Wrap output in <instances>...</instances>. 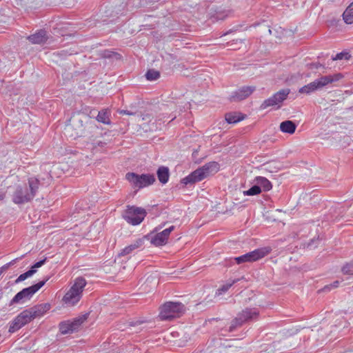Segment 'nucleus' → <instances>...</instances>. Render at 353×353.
<instances>
[{
	"instance_id": "obj_1",
	"label": "nucleus",
	"mask_w": 353,
	"mask_h": 353,
	"mask_svg": "<svg viewBox=\"0 0 353 353\" xmlns=\"http://www.w3.org/2000/svg\"><path fill=\"white\" fill-rule=\"evenodd\" d=\"M50 309L48 303L39 304L26 309L19 314L10 323L8 332L14 333L36 318L42 316Z\"/></svg>"
},
{
	"instance_id": "obj_2",
	"label": "nucleus",
	"mask_w": 353,
	"mask_h": 353,
	"mask_svg": "<svg viewBox=\"0 0 353 353\" xmlns=\"http://www.w3.org/2000/svg\"><path fill=\"white\" fill-rule=\"evenodd\" d=\"M39 180L36 177H30L26 185L16 186L12 195V201L16 204H23L33 199L39 189Z\"/></svg>"
},
{
	"instance_id": "obj_3",
	"label": "nucleus",
	"mask_w": 353,
	"mask_h": 353,
	"mask_svg": "<svg viewBox=\"0 0 353 353\" xmlns=\"http://www.w3.org/2000/svg\"><path fill=\"white\" fill-rule=\"evenodd\" d=\"M88 121V116L82 112L74 114L64 128V134L75 139L81 137L85 130V125Z\"/></svg>"
},
{
	"instance_id": "obj_4",
	"label": "nucleus",
	"mask_w": 353,
	"mask_h": 353,
	"mask_svg": "<svg viewBox=\"0 0 353 353\" xmlns=\"http://www.w3.org/2000/svg\"><path fill=\"white\" fill-rule=\"evenodd\" d=\"M343 77L341 73L334 74L333 75L323 76L319 79H315L314 81L301 87L299 92L309 94L324 86L339 81Z\"/></svg>"
},
{
	"instance_id": "obj_5",
	"label": "nucleus",
	"mask_w": 353,
	"mask_h": 353,
	"mask_svg": "<svg viewBox=\"0 0 353 353\" xmlns=\"http://www.w3.org/2000/svg\"><path fill=\"white\" fill-rule=\"evenodd\" d=\"M86 283L87 282L85 279L82 277L77 278L73 285L63 296V302L69 306H72L79 302L81 297L83 289Z\"/></svg>"
},
{
	"instance_id": "obj_6",
	"label": "nucleus",
	"mask_w": 353,
	"mask_h": 353,
	"mask_svg": "<svg viewBox=\"0 0 353 353\" xmlns=\"http://www.w3.org/2000/svg\"><path fill=\"white\" fill-rule=\"evenodd\" d=\"M185 311V307L179 302H167L161 307L160 317L162 320H170L180 316Z\"/></svg>"
},
{
	"instance_id": "obj_7",
	"label": "nucleus",
	"mask_w": 353,
	"mask_h": 353,
	"mask_svg": "<svg viewBox=\"0 0 353 353\" xmlns=\"http://www.w3.org/2000/svg\"><path fill=\"white\" fill-rule=\"evenodd\" d=\"M126 180L130 183L133 188L141 189L153 184L155 177L150 174H138L134 172H128L125 174Z\"/></svg>"
},
{
	"instance_id": "obj_8",
	"label": "nucleus",
	"mask_w": 353,
	"mask_h": 353,
	"mask_svg": "<svg viewBox=\"0 0 353 353\" xmlns=\"http://www.w3.org/2000/svg\"><path fill=\"white\" fill-rule=\"evenodd\" d=\"M48 280V278L32 286L23 289L13 297L10 301L9 305L11 306L18 303H24L25 301L30 300L32 296L45 285Z\"/></svg>"
},
{
	"instance_id": "obj_9",
	"label": "nucleus",
	"mask_w": 353,
	"mask_h": 353,
	"mask_svg": "<svg viewBox=\"0 0 353 353\" xmlns=\"http://www.w3.org/2000/svg\"><path fill=\"white\" fill-rule=\"evenodd\" d=\"M146 212L144 209L135 207L128 206L122 214V217L130 225H138L144 219Z\"/></svg>"
},
{
	"instance_id": "obj_10",
	"label": "nucleus",
	"mask_w": 353,
	"mask_h": 353,
	"mask_svg": "<svg viewBox=\"0 0 353 353\" xmlns=\"http://www.w3.org/2000/svg\"><path fill=\"white\" fill-rule=\"evenodd\" d=\"M271 251V247H263L248 252L241 256L235 257L234 258V260L237 264H241L246 262H254L263 258L269 253H270Z\"/></svg>"
},
{
	"instance_id": "obj_11",
	"label": "nucleus",
	"mask_w": 353,
	"mask_h": 353,
	"mask_svg": "<svg viewBox=\"0 0 353 353\" xmlns=\"http://www.w3.org/2000/svg\"><path fill=\"white\" fill-rule=\"evenodd\" d=\"M259 314V310L256 308H246L243 310L232 321L229 327V332H232L237 326L242 325L246 321L256 319Z\"/></svg>"
},
{
	"instance_id": "obj_12",
	"label": "nucleus",
	"mask_w": 353,
	"mask_h": 353,
	"mask_svg": "<svg viewBox=\"0 0 353 353\" xmlns=\"http://www.w3.org/2000/svg\"><path fill=\"white\" fill-rule=\"evenodd\" d=\"M290 94L289 89H283L273 94L270 98L265 99L261 104V109H265L268 107L279 105L282 103Z\"/></svg>"
},
{
	"instance_id": "obj_13",
	"label": "nucleus",
	"mask_w": 353,
	"mask_h": 353,
	"mask_svg": "<svg viewBox=\"0 0 353 353\" xmlns=\"http://www.w3.org/2000/svg\"><path fill=\"white\" fill-rule=\"evenodd\" d=\"M174 229V226L171 225L160 232L151 236L150 243L157 247L163 246L168 242L171 232Z\"/></svg>"
},
{
	"instance_id": "obj_14",
	"label": "nucleus",
	"mask_w": 353,
	"mask_h": 353,
	"mask_svg": "<svg viewBox=\"0 0 353 353\" xmlns=\"http://www.w3.org/2000/svg\"><path fill=\"white\" fill-rule=\"evenodd\" d=\"M205 178V176L204 175L203 171L199 168L189 175L182 179L181 182L185 185H192L203 180Z\"/></svg>"
},
{
	"instance_id": "obj_15",
	"label": "nucleus",
	"mask_w": 353,
	"mask_h": 353,
	"mask_svg": "<svg viewBox=\"0 0 353 353\" xmlns=\"http://www.w3.org/2000/svg\"><path fill=\"white\" fill-rule=\"evenodd\" d=\"M255 90L254 87L243 86L234 91L230 96V100L233 101H239L248 97Z\"/></svg>"
},
{
	"instance_id": "obj_16",
	"label": "nucleus",
	"mask_w": 353,
	"mask_h": 353,
	"mask_svg": "<svg viewBox=\"0 0 353 353\" xmlns=\"http://www.w3.org/2000/svg\"><path fill=\"white\" fill-rule=\"evenodd\" d=\"M48 38L47 33L44 30H40L28 37V40L34 44L43 43L47 41Z\"/></svg>"
},
{
	"instance_id": "obj_17",
	"label": "nucleus",
	"mask_w": 353,
	"mask_h": 353,
	"mask_svg": "<svg viewBox=\"0 0 353 353\" xmlns=\"http://www.w3.org/2000/svg\"><path fill=\"white\" fill-rule=\"evenodd\" d=\"M204 172L205 178L212 174L216 173L219 170V164L215 161H211L205 163L200 168Z\"/></svg>"
},
{
	"instance_id": "obj_18",
	"label": "nucleus",
	"mask_w": 353,
	"mask_h": 353,
	"mask_svg": "<svg viewBox=\"0 0 353 353\" xmlns=\"http://www.w3.org/2000/svg\"><path fill=\"white\" fill-rule=\"evenodd\" d=\"M279 128L283 133L292 134L296 129V125L292 121L286 120L280 123Z\"/></svg>"
},
{
	"instance_id": "obj_19",
	"label": "nucleus",
	"mask_w": 353,
	"mask_h": 353,
	"mask_svg": "<svg viewBox=\"0 0 353 353\" xmlns=\"http://www.w3.org/2000/svg\"><path fill=\"white\" fill-rule=\"evenodd\" d=\"M157 174L159 181L161 183L165 184L168 181L170 176V172L168 168L165 166L159 167L157 170Z\"/></svg>"
},
{
	"instance_id": "obj_20",
	"label": "nucleus",
	"mask_w": 353,
	"mask_h": 353,
	"mask_svg": "<svg viewBox=\"0 0 353 353\" xmlns=\"http://www.w3.org/2000/svg\"><path fill=\"white\" fill-rule=\"evenodd\" d=\"M142 245V241L140 239L137 240L130 245L122 249L119 253V256H127L130 254L134 250L140 248Z\"/></svg>"
},
{
	"instance_id": "obj_21",
	"label": "nucleus",
	"mask_w": 353,
	"mask_h": 353,
	"mask_svg": "<svg viewBox=\"0 0 353 353\" xmlns=\"http://www.w3.org/2000/svg\"><path fill=\"white\" fill-rule=\"evenodd\" d=\"M110 112L108 109H104L98 112L96 119L98 122L103 124H110Z\"/></svg>"
},
{
	"instance_id": "obj_22",
	"label": "nucleus",
	"mask_w": 353,
	"mask_h": 353,
	"mask_svg": "<svg viewBox=\"0 0 353 353\" xmlns=\"http://www.w3.org/2000/svg\"><path fill=\"white\" fill-rule=\"evenodd\" d=\"M245 117L239 112H229L225 114V121L230 124L236 123L243 120Z\"/></svg>"
},
{
	"instance_id": "obj_23",
	"label": "nucleus",
	"mask_w": 353,
	"mask_h": 353,
	"mask_svg": "<svg viewBox=\"0 0 353 353\" xmlns=\"http://www.w3.org/2000/svg\"><path fill=\"white\" fill-rule=\"evenodd\" d=\"M255 181L261 187V189H263L265 192H268L272 188V183L265 177L257 176L255 178Z\"/></svg>"
},
{
	"instance_id": "obj_24",
	"label": "nucleus",
	"mask_w": 353,
	"mask_h": 353,
	"mask_svg": "<svg viewBox=\"0 0 353 353\" xmlns=\"http://www.w3.org/2000/svg\"><path fill=\"white\" fill-rule=\"evenodd\" d=\"M88 316V314H85L75 318L73 319V321H70L74 332L78 331L80 329L82 324L87 320Z\"/></svg>"
},
{
	"instance_id": "obj_25",
	"label": "nucleus",
	"mask_w": 353,
	"mask_h": 353,
	"mask_svg": "<svg viewBox=\"0 0 353 353\" xmlns=\"http://www.w3.org/2000/svg\"><path fill=\"white\" fill-rule=\"evenodd\" d=\"M59 331L62 334H67L69 333L74 332L72 327L70 321H65L61 322L59 323Z\"/></svg>"
},
{
	"instance_id": "obj_26",
	"label": "nucleus",
	"mask_w": 353,
	"mask_h": 353,
	"mask_svg": "<svg viewBox=\"0 0 353 353\" xmlns=\"http://www.w3.org/2000/svg\"><path fill=\"white\" fill-rule=\"evenodd\" d=\"M342 17L344 22H353V1L343 12Z\"/></svg>"
},
{
	"instance_id": "obj_27",
	"label": "nucleus",
	"mask_w": 353,
	"mask_h": 353,
	"mask_svg": "<svg viewBox=\"0 0 353 353\" xmlns=\"http://www.w3.org/2000/svg\"><path fill=\"white\" fill-rule=\"evenodd\" d=\"M268 31L270 34H274L276 37H281L286 32L284 29H282L279 26V23H274V26H269Z\"/></svg>"
},
{
	"instance_id": "obj_28",
	"label": "nucleus",
	"mask_w": 353,
	"mask_h": 353,
	"mask_svg": "<svg viewBox=\"0 0 353 353\" xmlns=\"http://www.w3.org/2000/svg\"><path fill=\"white\" fill-rule=\"evenodd\" d=\"M261 192V189L259 185H257V183L252 187H251L248 190L243 191V194L245 196H254V195H258Z\"/></svg>"
},
{
	"instance_id": "obj_29",
	"label": "nucleus",
	"mask_w": 353,
	"mask_h": 353,
	"mask_svg": "<svg viewBox=\"0 0 353 353\" xmlns=\"http://www.w3.org/2000/svg\"><path fill=\"white\" fill-rule=\"evenodd\" d=\"M145 76L148 81H155L160 77V73L156 70L150 69L147 71Z\"/></svg>"
},
{
	"instance_id": "obj_30",
	"label": "nucleus",
	"mask_w": 353,
	"mask_h": 353,
	"mask_svg": "<svg viewBox=\"0 0 353 353\" xmlns=\"http://www.w3.org/2000/svg\"><path fill=\"white\" fill-rule=\"evenodd\" d=\"M36 272H37V270H33V269H30V270H28L25 273L19 275V277L15 280V283H20V282L26 280L27 278L32 276Z\"/></svg>"
},
{
	"instance_id": "obj_31",
	"label": "nucleus",
	"mask_w": 353,
	"mask_h": 353,
	"mask_svg": "<svg viewBox=\"0 0 353 353\" xmlns=\"http://www.w3.org/2000/svg\"><path fill=\"white\" fill-rule=\"evenodd\" d=\"M350 57H351V55L350 54V53L348 52L343 51L341 52L336 54L334 57H332V59L333 61L342 60V59L347 61L350 59Z\"/></svg>"
},
{
	"instance_id": "obj_32",
	"label": "nucleus",
	"mask_w": 353,
	"mask_h": 353,
	"mask_svg": "<svg viewBox=\"0 0 353 353\" xmlns=\"http://www.w3.org/2000/svg\"><path fill=\"white\" fill-rule=\"evenodd\" d=\"M229 12L225 10H215L214 17L216 20H224L228 17Z\"/></svg>"
},
{
	"instance_id": "obj_33",
	"label": "nucleus",
	"mask_w": 353,
	"mask_h": 353,
	"mask_svg": "<svg viewBox=\"0 0 353 353\" xmlns=\"http://www.w3.org/2000/svg\"><path fill=\"white\" fill-rule=\"evenodd\" d=\"M342 272L343 274L353 275V261L346 263L342 268Z\"/></svg>"
},
{
	"instance_id": "obj_34",
	"label": "nucleus",
	"mask_w": 353,
	"mask_h": 353,
	"mask_svg": "<svg viewBox=\"0 0 353 353\" xmlns=\"http://www.w3.org/2000/svg\"><path fill=\"white\" fill-rule=\"evenodd\" d=\"M234 283L233 281L232 283H227L225 285H223L221 288L217 290L216 294V295H221L223 293L229 290V288L232 285V284Z\"/></svg>"
},
{
	"instance_id": "obj_35",
	"label": "nucleus",
	"mask_w": 353,
	"mask_h": 353,
	"mask_svg": "<svg viewBox=\"0 0 353 353\" xmlns=\"http://www.w3.org/2000/svg\"><path fill=\"white\" fill-rule=\"evenodd\" d=\"M339 281H335L334 282H333L332 283H331L330 285H325L323 289L322 290L323 291H325V292H327V291H330L333 288H336L339 286Z\"/></svg>"
},
{
	"instance_id": "obj_36",
	"label": "nucleus",
	"mask_w": 353,
	"mask_h": 353,
	"mask_svg": "<svg viewBox=\"0 0 353 353\" xmlns=\"http://www.w3.org/2000/svg\"><path fill=\"white\" fill-rule=\"evenodd\" d=\"M117 54L114 53V52L112 51H110V50H105L103 51V52L101 54V56L103 57H105V58H110L112 57V56H117Z\"/></svg>"
},
{
	"instance_id": "obj_37",
	"label": "nucleus",
	"mask_w": 353,
	"mask_h": 353,
	"mask_svg": "<svg viewBox=\"0 0 353 353\" xmlns=\"http://www.w3.org/2000/svg\"><path fill=\"white\" fill-rule=\"evenodd\" d=\"M46 261V259L43 260H41L37 263H35L31 268V269L36 270L37 268H39L41 267Z\"/></svg>"
},
{
	"instance_id": "obj_38",
	"label": "nucleus",
	"mask_w": 353,
	"mask_h": 353,
	"mask_svg": "<svg viewBox=\"0 0 353 353\" xmlns=\"http://www.w3.org/2000/svg\"><path fill=\"white\" fill-rule=\"evenodd\" d=\"M120 114H126V115H134L136 114L135 112L128 110H121L118 111Z\"/></svg>"
},
{
	"instance_id": "obj_39",
	"label": "nucleus",
	"mask_w": 353,
	"mask_h": 353,
	"mask_svg": "<svg viewBox=\"0 0 353 353\" xmlns=\"http://www.w3.org/2000/svg\"><path fill=\"white\" fill-rule=\"evenodd\" d=\"M17 259H14L12 260V261H10V263H6V265H3V268H5L6 270H7L9 266L12 265H14V263L16 262Z\"/></svg>"
},
{
	"instance_id": "obj_40",
	"label": "nucleus",
	"mask_w": 353,
	"mask_h": 353,
	"mask_svg": "<svg viewBox=\"0 0 353 353\" xmlns=\"http://www.w3.org/2000/svg\"><path fill=\"white\" fill-rule=\"evenodd\" d=\"M6 270L5 268H3V266H2L1 268H0V276L1 275V274L3 272V271Z\"/></svg>"
},
{
	"instance_id": "obj_41",
	"label": "nucleus",
	"mask_w": 353,
	"mask_h": 353,
	"mask_svg": "<svg viewBox=\"0 0 353 353\" xmlns=\"http://www.w3.org/2000/svg\"><path fill=\"white\" fill-rule=\"evenodd\" d=\"M336 20L334 18H332V19L328 20L327 22L333 23V22H336Z\"/></svg>"
},
{
	"instance_id": "obj_42",
	"label": "nucleus",
	"mask_w": 353,
	"mask_h": 353,
	"mask_svg": "<svg viewBox=\"0 0 353 353\" xmlns=\"http://www.w3.org/2000/svg\"><path fill=\"white\" fill-rule=\"evenodd\" d=\"M337 23H332L331 25L332 26H334V25H336Z\"/></svg>"
}]
</instances>
